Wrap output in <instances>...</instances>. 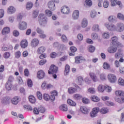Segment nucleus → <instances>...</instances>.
<instances>
[{
    "label": "nucleus",
    "mask_w": 124,
    "mask_h": 124,
    "mask_svg": "<svg viewBox=\"0 0 124 124\" xmlns=\"http://www.w3.org/2000/svg\"><path fill=\"white\" fill-rule=\"evenodd\" d=\"M116 95L118 96H122V97H116L115 98V100L116 102L118 103H124V92L123 91H116L115 92Z\"/></svg>",
    "instance_id": "f257e3e1"
},
{
    "label": "nucleus",
    "mask_w": 124,
    "mask_h": 124,
    "mask_svg": "<svg viewBox=\"0 0 124 124\" xmlns=\"http://www.w3.org/2000/svg\"><path fill=\"white\" fill-rule=\"evenodd\" d=\"M39 23L42 27H45L47 25V17L43 14L39 15Z\"/></svg>",
    "instance_id": "f03ea898"
},
{
    "label": "nucleus",
    "mask_w": 124,
    "mask_h": 124,
    "mask_svg": "<svg viewBox=\"0 0 124 124\" xmlns=\"http://www.w3.org/2000/svg\"><path fill=\"white\" fill-rule=\"evenodd\" d=\"M105 26L107 28V30L111 31H116V26L114 24L107 22L105 23Z\"/></svg>",
    "instance_id": "7ed1b4c3"
},
{
    "label": "nucleus",
    "mask_w": 124,
    "mask_h": 124,
    "mask_svg": "<svg viewBox=\"0 0 124 124\" xmlns=\"http://www.w3.org/2000/svg\"><path fill=\"white\" fill-rule=\"evenodd\" d=\"M111 46L108 48V52L110 54H114L117 52L119 46L110 44Z\"/></svg>",
    "instance_id": "20e7f679"
},
{
    "label": "nucleus",
    "mask_w": 124,
    "mask_h": 124,
    "mask_svg": "<svg viewBox=\"0 0 124 124\" xmlns=\"http://www.w3.org/2000/svg\"><path fill=\"white\" fill-rule=\"evenodd\" d=\"M111 43H110V44L111 45H117L118 46V47H122L123 46V45L119 42L118 41V37H117V36H114L113 37H112L111 38Z\"/></svg>",
    "instance_id": "39448f33"
},
{
    "label": "nucleus",
    "mask_w": 124,
    "mask_h": 124,
    "mask_svg": "<svg viewBox=\"0 0 124 124\" xmlns=\"http://www.w3.org/2000/svg\"><path fill=\"white\" fill-rule=\"evenodd\" d=\"M99 112V108L96 107L93 108L92 111L90 112V117L91 118H95Z\"/></svg>",
    "instance_id": "423d86ee"
},
{
    "label": "nucleus",
    "mask_w": 124,
    "mask_h": 124,
    "mask_svg": "<svg viewBox=\"0 0 124 124\" xmlns=\"http://www.w3.org/2000/svg\"><path fill=\"white\" fill-rule=\"evenodd\" d=\"M115 31L119 32H122L124 31V24L122 23H118L115 26Z\"/></svg>",
    "instance_id": "0eeeda50"
},
{
    "label": "nucleus",
    "mask_w": 124,
    "mask_h": 124,
    "mask_svg": "<svg viewBox=\"0 0 124 124\" xmlns=\"http://www.w3.org/2000/svg\"><path fill=\"white\" fill-rule=\"evenodd\" d=\"M58 72V67L54 65L50 66L49 71H48V74H55Z\"/></svg>",
    "instance_id": "6e6552de"
},
{
    "label": "nucleus",
    "mask_w": 124,
    "mask_h": 124,
    "mask_svg": "<svg viewBox=\"0 0 124 124\" xmlns=\"http://www.w3.org/2000/svg\"><path fill=\"white\" fill-rule=\"evenodd\" d=\"M28 28V24L27 22L25 21H22V22H20L18 26V29L20 30V31H25Z\"/></svg>",
    "instance_id": "1a4fd4ad"
},
{
    "label": "nucleus",
    "mask_w": 124,
    "mask_h": 124,
    "mask_svg": "<svg viewBox=\"0 0 124 124\" xmlns=\"http://www.w3.org/2000/svg\"><path fill=\"white\" fill-rule=\"evenodd\" d=\"M108 78L110 83H115L117 81V77L112 74H109Z\"/></svg>",
    "instance_id": "9d476101"
},
{
    "label": "nucleus",
    "mask_w": 124,
    "mask_h": 124,
    "mask_svg": "<svg viewBox=\"0 0 124 124\" xmlns=\"http://www.w3.org/2000/svg\"><path fill=\"white\" fill-rule=\"evenodd\" d=\"M39 44V41L37 38L33 39L31 43V45L32 48H35Z\"/></svg>",
    "instance_id": "9b49d317"
},
{
    "label": "nucleus",
    "mask_w": 124,
    "mask_h": 124,
    "mask_svg": "<svg viewBox=\"0 0 124 124\" xmlns=\"http://www.w3.org/2000/svg\"><path fill=\"white\" fill-rule=\"evenodd\" d=\"M80 111L83 114L87 115L89 114V112H90V108L85 106L80 107Z\"/></svg>",
    "instance_id": "f8f14e48"
},
{
    "label": "nucleus",
    "mask_w": 124,
    "mask_h": 124,
    "mask_svg": "<svg viewBox=\"0 0 124 124\" xmlns=\"http://www.w3.org/2000/svg\"><path fill=\"white\" fill-rule=\"evenodd\" d=\"M69 7L67 6H64L62 7L61 12L63 14H69Z\"/></svg>",
    "instance_id": "ddd939ff"
},
{
    "label": "nucleus",
    "mask_w": 124,
    "mask_h": 124,
    "mask_svg": "<svg viewBox=\"0 0 124 124\" xmlns=\"http://www.w3.org/2000/svg\"><path fill=\"white\" fill-rule=\"evenodd\" d=\"M48 7L52 10V11H54V10H56V7L55 6V3L52 1H49L47 4Z\"/></svg>",
    "instance_id": "4468645a"
},
{
    "label": "nucleus",
    "mask_w": 124,
    "mask_h": 124,
    "mask_svg": "<svg viewBox=\"0 0 124 124\" xmlns=\"http://www.w3.org/2000/svg\"><path fill=\"white\" fill-rule=\"evenodd\" d=\"M89 76H90L91 79L94 82H97L98 81V78H97V76L93 72H91L89 73Z\"/></svg>",
    "instance_id": "2eb2a0df"
},
{
    "label": "nucleus",
    "mask_w": 124,
    "mask_h": 124,
    "mask_svg": "<svg viewBox=\"0 0 124 124\" xmlns=\"http://www.w3.org/2000/svg\"><path fill=\"white\" fill-rule=\"evenodd\" d=\"M70 50L71 51L69 52V56H75V52L77 51V48H76L75 46H71L70 47Z\"/></svg>",
    "instance_id": "dca6fc26"
},
{
    "label": "nucleus",
    "mask_w": 124,
    "mask_h": 124,
    "mask_svg": "<svg viewBox=\"0 0 124 124\" xmlns=\"http://www.w3.org/2000/svg\"><path fill=\"white\" fill-rule=\"evenodd\" d=\"M72 17L74 20H78L79 19V11L75 10L72 15Z\"/></svg>",
    "instance_id": "f3484780"
},
{
    "label": "nucleus",
    "mask_w": 124,
    "mask_h": 124,
    "mask_svg": "<svg viewBox=\"0 0 124 124\" xmlns=\"http://www.w3.org/2000/svg\"><path fill=\"white\" fill-rule=\"evenodd\" d=\"M19 101H20V98L18 96L13 98L11 100V102L14 105H17L19 103Z\"/></svg>",
    "instance_id": "a211bd4d"
},
{
    "label": "nucleus",
    "mask_w": 124,
    "mask_h": 124,
    "mask_svg": "<svg viewBox=\"0 0 124 124\" xmlns=\"http://www.w3.org/2000/svg\"><path fill=\"white\" fill-rule=\"evenodd\" d=\"M44 76H45V73L43 70H40L37 73V77L39 79H42L44 78Z\"/></svg>",
    "instance_id": "6ab92c4d"
},
{
    "label": "nucleus",
    "mask_w": 124,
    "mask_h": 124,
    "mask_svg": "<svg viewBox=\"0 0 124 124\" xmlns=\"http://www.w3.org/2000/svg\"><path fill=\"white\" fill-rule=\"evenodd\" d=\"M15 11H16V9L12 6H10L7 10V13L8 14H13V13H15Z\"/></svg>",
    "instance_id": "aec40b11"
},
{
    "label": "nucleus",
    "mask_w": 124,
    "mask_h": 124,
    "mask_svg": "<svg viewBox=\"0 0 124 124\" xmlns=\"http://www.w3.org/2000/svg\"><path fill=\"white\" fill-rule=\"evenodd\" d=\"M81 61H85V58L82 56H77L75 57L76 63H81Z\"/></svg>",
    "instance_id": "412c9836"
},
{
    "label": "nucleus",
    "mask_w": 124,
    "mask_h": 124,
    "mask_svg": "<svg viewBox=\"0 0 124 124\" xmlns=\"http://www.w3.org/2000/svg\"><path fill=\"white\" fill-rule=\"evenodd\" d=\"M10 32V28L8 27H4L2 30V34L4 35L5 34H8Z\"/></svg>",
    "instance_id": "4be33fe9"
},
{
    "label": "nucleus",
    "mask_w": 124,
    "mask_h": 124,
    "mask_svg": "<svg viewBox=\"0 0 124 124\" xmlns=\"http://www.w3.org/2000/svg\"><path fill=\"white\" fill-rule=\"evenodd\" d=\"M69 71H70V66H69L68 64H66L64 71V76H67V75H68V74H69Z\"/></svg>",
    "instance_id": "5701e85b"
},
{
    "label": "nucleus",
    "mask_w": 124,
    "mask_h": 124,
    "mask_svg": "<svg viewBox=\"0 0 124 124\" xmlns=\"http://www.w3.org/2000/svg\"><path fill=\"white\" fill-rule=\"evenodd\" d=\"M81 26L82 28H86L88 26V20L86 18H83L81 21Z\"/></svg>",
    "instance_id": "b1692460"
},
{
    "label": "nucleus",
    "mask_w": 124,
    "mask_h": 124,
    "mask_svg": "<svg viewBox=\"0 0 124 124\" xmlns=\"http://www.w3.org/2000/svg\"><path fill=\"white\" fill-rule=\"evenodd\" d=\"M46 50V48L44 46H41L39 47L38 49L37 50V52L38 54H43L44 52H45V50Z\"/></svg>",
    "instance_id": "393cba45"
},
{
    "label": "nucleus",
    "mask_w": 124,
    "mask_h": 124,
    "mask_svg": "<svg viewBox=\"0 0 124 124\" xmlns=\"http://www.w3.org/2000/svg\"><path fill=\"white\" fill-rule=\"evenodd\" d=\"M20 46L22 48H26L28 46V41L23 40L21 41Z\"/></svg>",
    "instance_id": "a878e982"
},
{
    "label": "nucleus",
    "mask_w": 124,
    "mask_h": 124,
    "mask_svg": "<svg viewBox=\"0 0 124 124\" xmlns=\"http://www.w3.org/2000/svg\"><path fill=\"white\" fill-rule=\"evenodd\" d=\"M108 20L111 23H114L117 21V17L114 16H110L108 17Z\"/></svg>",
    "instance_id": "bb28decb"
},
{
    "label": "nucleus",
    "mask_w": 124,
    "mask_h": 124,
    "mask_svg": "<svg viewBox=\"0 0 124 124\" xmlns=\"http://www.w3.org/2000/svg\"><path fill=\"white\" fill-rule=\"evenodd\" d=\"M1 103L3 104H8L9 103V99L7 97H5L1 99Z\"/></svg>",
    "instance_id": "cd10ccee"
},
{
    "label": "nucleus",
    "mask_w": 124,
    "mask_h": 124,
    "mask_svg": "<svg viewBox=\"0 0 124 124\" xmlns=\"http://www.w3.org/2000/svg\"><path fill=\"white\" fill-rule=\"evenodd\" d=\"M60 109L61 110V111L66 112V111L68 110L67 105L65 104L62 105L60 107Z\"/></svg>",
    "instance_id": "c85d7f7f"
},
{
    "label": "nucleus",
    "mask_w": 124,
    "mask_h": 124,
    "mask_svg": "<svg viewBox=\"0 0 124 124\" xmlns=\"http://www.w3.org/2000/svg\"><path fill=\"white\" fill-rule=\"evenodd\" d=\"M93 31H99V26L98 24H94L92 27Z\"/></svg>",
    "instance_id": "c756f323"
},
{
    "label": "nucleus",
    "mask_w": 124,
    "mask_h": 124,
    "mask_svg": "<svg viewBox=\"0 0 124 124\" xmlns=\"http://www.w3.org/2000/svg\"><path fill=\"white\" fill-rule=\"evenodd\" d=\"M11 88H12V83L7 82L6 83V89L7 91H10L11 90Z\"/></svg>",
    "instance_id": "7c9ffc66"
},
{
    "label": "nucleus",
    "mask_w": 124,
    "mask_h": 124,
    "mask_svg": "<svg viewBox=\"0 0 124 124\" xmlns=\"http://www.w3.org/2000/svg\"><path fill=\"white\" fill-rule=\"evenodd\" d=\"M29 99L31 103H32V104L35 103V97H34L33 95L29 96Z\"/></svg>",
    "instance_id": "2f4dec72"
},
{
    "label": "nucleus",
    "mask_w": 124,
    "mask_h": 124,
    "mask_svg": "<svg viewBox=\"0 0 124 124\" xmlns=\"http://www.w3.org/2000/svg\"><path fill=\"white\" fill-rule=\"evenodd\" d=\"M61 39L62 42H64V43H67V42H68V39H67V37H66V36L64 34H63L62 36Z\"/></svg>",
    "instance_id": "473e14b6"
},
{
    "label": "nucleus",
    "mask_w": 124,
    "mask_h": 124,
    "mask_svg": "<svg viewBox=\"0 0 124 124\" xmlns=\"http://www.w3.org/2000/svg\"><path fill=\"white\" fill-rule=\"evenodd\" d=\"M100 112L101 114H107V113L109 112V110H108V108H103L100 109Z\"/></svg>",
    "instance_id": "72a5a7b5"
},
{
    "label": "nucleus",
    "mask_w": 124,
    "mask_h": 124,
    "mask_svg": "<svg viewBox=\"0 0 124 124\" xmlns=\"http://www.w3.org/2000/svg\"><path fill=\"white\" fill-rule=\"evenodd\" d=\"M43 99L46 100V101H49V100H50V95L47 93H44L43 94Z\"/></svg>",
    "instance_id": "f704fd0d"
},
{
    "label": "nucleus",
    "mask_w": 124,
    "mask_h": 124,
    "mask_svg": "<svg viewBox=\"0 0 124 124\" xmlns=\"http://www.w3.org/2000/svg\"><path fill=\"white\" fill-rule=\"evenodd\" d=\"M85 5L89 7L93 5V1L91 0H85Z\"/></svg>",
    "instance_id": "c9c22d12"
},
{
    "label": "nucleus",
    "mask_w": 124,
    "mask_h": 124,
    "mask_svg": "<svg viewBox=\"0 0 124 124\" xmlns=\"http://www.w3.org/2000/svg\"><path fill=\"white\" fill-rule=\"evenodd\" d=\"M91 98V100L94 101V102H98V101H99V98L96 96H92Z\"/></svg>",
    "instance_id": "e433bc0d"
},
{
    "label": "nucleus",
    "mask_w": 124,
    "mask_h": 124,
    "mask_svg": "<svg viewBox=\"0 0 124 124\" xmlns=\"http://www.w3.org/2000/svg\"><path fill=\"white\" fill-rule=\"evenodd\" d=\"M67 103L69 104V105H70L71 106H76V103L75 102L72 101V100L68 99L67 100Z\"/></svg>",
    "instance_id": "4c0bfd02"
},
{
    "label": "nucleus",
    "mask_w": 124,
    "mask_h": 124,
    "mask_svg": "<svg viewBox=\"0 0 124 124\" xmlns=\"http://www.w3.org/2000/svg\"><path fill=\"white\" fill-rule=\"evenodd\" d=\"M68 91L69 93L70 94L74 93L76 92V89L73 87H70L68 88Z\"/></svg>",
    "instance_id": "58836bf2"
},
{
    "label": "nucleus",
    "mask_w": 124,
    "mask_h": 124,
    "mask_svg": "<svg viewBox=\"0 0 124 124\" xmlns=\"http://www.w3.org/2000/svg\"><path fill=\"white\" fill-rule=\"evenodd\" d=\"M103 37L105 39H108L109 37H110V34H109V32H106L103 34Z\"/></svg>",
    "instance_id": "ea45409f"
},
{
    "label": "nucleus",
    "mask_w": 124,
    "mask_h": 124,
    "mask_svg": "<svg viewBox=\"0 0 124 124\" xmlns=\"http://www.w3.org/2000/svg\"><path fill=\"white\" fill-rule=\"evenodd\" d=\"M98 91L100 93H103L104 92V86L100 85L98 87Z\"/></svg>",
    "instance_id": "a19ab883"
},
{
    "label": "nucleus",
    "mask_w": 124,
    "mask_h": 124,
    "mask_svg": "<svg viewBox=\"0 0 124 124\" xmlns=\"http://www.w3.org/2000/svg\"><path fill=\"white\" fill-rule=\"evenodd\" d=\"M32 7V3L31 2H28L26 4L27 9H31Z\"/></svg>",
    "instance_id": "79ce46f5"
},
{
    "label": "nucleus",
    "mask_w": 124,
    "mask_h": 124,
    "mask_svg": "<svg viewBox=\"0 0 124 124\" xmlns=\"http://www.w3.org/2000/svg\"><path fill=\"white\" fill-rule=\"evenodd\" d=\"M95 50V47L93 46L90 45L89 47V51L90 53H93Z\"/></svg>",
    "instance_id": "37998d69"
},
{
    "label": "nucleus",
    "mask_w": 124,
    "mask_h": 124,
    "mask_svg": "<svg viewBox=\"0 0 124 124\" xmlns=\"http://www.w3.org/2000/svg\"><path fill=\"white\" fill-rule=\"evenodd\" d=\"M112 89L110 87H109L108 85H105L104 86V91H106L107 92V93H110L111 92Z\"/></svg>",
    "instance_id": "c03bdc74"
},
{
    "label": "nucleus",
    "mask_w": 124,
    "mask_h": 124,
    "mask_svg": "<svg viewBox=\"0 0 124 124\" xmlns=\"http://www.w3.org/2000/svg\"><path fill=\"white\" fill-rule=\"evenodd\" d=\"M65 50H66V46L64 45H61L60 48V51H61V53H62L63 51H65Z\"/></svg>",
    "instance_id": "a18cd8bd"
},
{
    "label": "nucleus",
    "mask_w": 124,
    "mask_h": 124,
    "mask_svg": "<svg viewBox=\"0 0 124 124\" xmlns=\"http://www.w3.org/2000/svg\"><path fill=\"white\" fill-rule=\"evenodd\" d=\"M103 67L104 69H109L110 68V65L108 63L105 62L103 64Z\"/></svg>",
    "instance_id": "49530a36"
},
{
    "label": "nucleus",
    "mask_w": 124,
    "mask_h": 124,
    "mask_svg": "<svg viewBox=\"0 0 124 124\" xmlns=\"http://www.w3.org/2000/svg\"><path fill=\"white\" fill-rule=\"evenodd\" d=\"M45 13L47 16H48V17H51L52 16L53 13L52 11L49 10H46L45 11Z\"/></svg>",
    "instance_id": "de8ad7c7"
},
{
    "label": "nucleus",
    "mask_w": 124,
    "mask_h": 124,
    "mask_svg": "<svg viewBox=\"0 0 124 124\" xmlns=\"http://www.w3.org/2000/svg\"><path fill=\"white\" fill-rule=\"evenodd\" d=\"M36 31L37 33H39V34H42V33H44V31L39 27L37 28Z\"/></svg>",
    "instance_id": "09e8293b"
},
{
    "label": "nucleus",
    "mask_w": 124,
    "mask_h": 124,
    "mask_svg": "<svg viewBox=\"0 0 124 124\" xmlns=\"http://www.w3.org/2000/svg\"><path fill=\"white\" fill-rule=\"evenodd\" d=\"M88 93H90L93 94L95 93V89L93 88H90L88 89Z\"/></svg>",
    "instance_id": "8fccbe9b"
},
{
    "label": "nucleus",
    "mask_w": 124,
    "mask_h": 124,
    "mask_svg": "<svg viewBox=\"0 0 124 124\" xmlns=\"http://www.w3.org/2000/svg\"><path fill=\"white\" fill-rule=\"evenodd\" d=\"M92 38L93 40L94 39L96 40L97 39V38H98V35L96 34V33H93L92 34Z\"/></svg>",
    "instance_id": "3c124183"
},
{
    "label": "nucleus",
    "mask_w": 124,
    "mask_h": 124,
    "mask_svg": "<svg viewBox=\"0 0 124 124\" xmlns=\"http://www.w3.org/2000/svg\"><path fill=\"white\" fill-rule=\"evenodd\" d=\"M117 18L120 20H123L124 21V16L122 14L118 13L117 15Z\"/></svg>",
    "instance_id": "603ef678"
},
{
    "label": "nucleus",
    "mask_w": 124,
    "mask_h": 124,
    "mask_svg": "<svg viewBox=\"0 0 124 124\" xmlns=\"http://www.w3.org/2000/svg\"><path fill=\"white\" fill-rule=\"evenodd\" d=\"M100 78L101 80L104 81V80H106V75L104 73H102L100 75Z\"/></svg>",
    "instance_id": "864d4df0"
},
{
    "label": "nucleus",
    "mask_w": 124,
    "mask_h": 124,
    "mask_svg": "<svg viewBox=\"0 0 124 124\" xmlns=\"http://www.w3.org/2000/svg\"><path fill=\"white\" fill-rule=\"evenodd\" d=\"M118 84L121 86H124V80L122 78H119L118 79Z\"/></svg>",
    "instance_id": "5fc2aeb1"
},
{
    "label": "nucleus",
    "mask_w": 124,
    "mask_h": 124,
    "mask_svg": "<svg viewBox=\"0 0 124 124\" xmlns=\"http://www.w3.org/2000/svg\"><path fill=\"white\" fill-rule=\"evenodd\" d=\"M96 14L97 13H96V12H95V11H91V14H90L91 18L95 17L96 16Z\"/></svg>",
    "instance_id": "6e6d98bb"
},
{
    "label": "nucleus",
    "mask_w": 124,
    "mask_h": 124,
    "mask_svg": "<svg viewBox=\"0 0 124 124\" xmlns=\"http://www.w3.org/2000/svg\"><path fill=\"white\" fill-rule=\"evenodd\" d=\"M36 95L39 100H41V99H42V94L41 93H40V92H37L36 93Z\"/></svg>",
    "instance_id": "4d7b16f0"
},
{
    "label": "nucleus",
    "mask_w": 124,
    "mask_h": 124,
    "mask_svg": "<svg viewBox=\"0 0 124 124\" xmlns=\"http://www.w3.org/2000/svg\"><path fill=\"white\" fill-rule=\"evenodd\" d=\"M103 5L104 8H108V6H109V2L108 0L104 1Z\"/></svg>",
    "instance_id": "13d9d810"
},
{
    "label": "nucleus",
    "mask_w": 124,
    "mask_h": 124,
    "mask_svg": "<svg viewBox=\"0 0 124 124\" xmlns=\"http://www.w3.org/2000/svg\"><path fill=\"white\" fill-rule=\"evenodd\" d=\"M27 85L28 87H30V88H31V87H32V81H31V79H28Z\"/></svg>",
    "instance_id": "bf43d9fd"
},
{
    "label": "nucleus",
    "mask_w": 124,
    "mask_h": 124,
    "mask_svg": "<svg viewBox=\"0 0 124 124\" xmlns=\"http://www.w3.org/2000/svg\"><path fill=\"white\" fill-rule=\"evenodd\" d=\"M82 101L84 104H88L90 103V100L86 98H82Z\"/></svg>",
    "instance_id": "052dcab7"
},
{
    "label": "nucleus",
    "mask_w": 124,
    "mask_h": 124,
    "mask_svg": "<svg viewBox=\"0 0 124 124\" xmlns=\"http://www.w3.org/2000/svg\"><path fill=\"white\" fill-rule=\"evenodd\" d=\"M39 113H44L45 112V108L43 107H40L38 108Z\"/></svg>",
    "instance_id": "680f3d73"
},
{
    "label": "nucleus",
    "mask_w": 124,
    "mask_h": 124,
    "mask_svg": "<svg viewBox=\"0 0 124 124\" xmlns=\"http://www.w3.org/2000/svg\"><path fill=\"white\" fill-rule=\"evenodd\" d=\"M110 1L111 2V6H115V5H117V0H110Z\"/></svg>",
    "instance_id": "e2e57ef3"
},
{
    "label": "nucleus",
    "mask_w": 124,
    "mask_h": 124,
    "mask_svg": "<svg viewBox=\"0 0 124 124\" xmlns=\"http://www.w3.org/2000/svg\"><path fill=\"white\" fill-rule=\"evenodd\" d=\"M24 107L25 109L30 110V111H32V107H31V106H30L29 105H24Z\"/></svg>",
    "instance_id": "0e129e2a"
},
{
    "label": "nucleus",
    "mask_w": 124,
    "mask_h": 124,
    "mask_svg": "<svg viewBox=\"0 0 124 124\" xmlns=\"http://www.w3.org/2000/svg\"><path fill=\"white\" fill-rule=\"evenodd\" d=\"M21 57V52L20 51H18L15 53V57L16 59H19Z\"/></svg>",
    "instance_id": "69168bd1"
},
{
    "label": "nucleus",
    "mask_w": 124,
    "mask_h": 124,
    "mask_svg": "<svg viewBox=\"0 0 124 124\" xmlns=\"http://www.w3.org/2000/svg\"><path fill=\"white\" fill-rule=\"evenodd\" d=\"M78 81L79 85H81L83 82V78L82 77H78Z\"/></svg>",
    "instance_id": "338daca9"
},
{
    "label": "nucleus",
    "mask_w": 124,
    "mask_h": 124,
    "mask_svg": "<svg viewBox=\"0 0 124 124\" xmlns=\"http://www.w3.org/2000/svg\"><path fill=\"white\" fill-rule=\"evenodd\" d=\"M4 59H8L9 57H10V53L9 52H5L4 55Z\"/></svg>",
    "instance_id": "774afa93"
}]
</instances>
